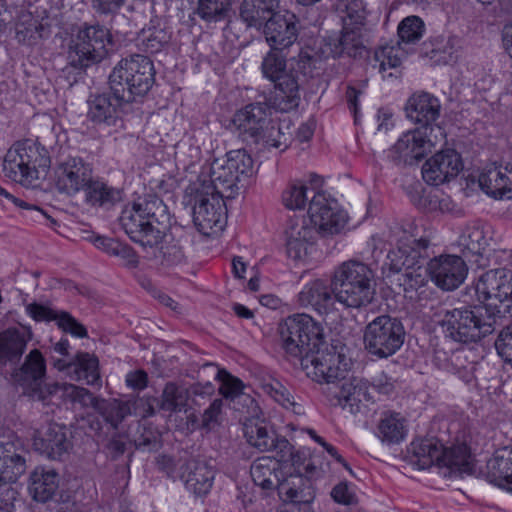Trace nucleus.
Wrapping results in <instances>:
<instances>
[{
    "label": "nucleus",
    "mask_w": 512,
    "mask_h": 512,
    "mask_svg": "<svg viewBox=\"0 0 512 512\" xmlns=\"http://www.w3.org/2000/svg\"><path fill=\"white\" fill-rule=\"evenodd\" d=\"M286 359L317 383L334 384L345 377V356L329 347L323 328L307 314L289 316L280 326Z\"/></svg>",
    "instance_id": "obj_1"
},
{
    "label": "nucleus",
    "mask_w": 512,
    "mask_h": 512,
    "mask_svg": "<svg viewBox=\"0 0 512 512\" xmlns=\"http://www.w3.org/2000/svg\"><path fill=\"white\" fill-rule=\"evenodd\" d=\"M314 58L308 53H300L298 58L288 62L283 50L270 49L263 58V76L274 83L276 96L274 106L280 112L296 109L301 101L300 87L312 77Z\"/></svg>",
    "instance_id": "obj_2"
},
{
    "label": "nucleus",
    "mask_w": 512,
    "mask_h": 512,
    "mask_svg": "<svg viewBox=\"0 0 512 512\" xmlns=\"http://www.w3.org/2000/svg\"><path fill=\"white\" fill-rule=\"evenodd\" d=\"M165 203L157 196H148L126 206L119 223L129 238L144 247H155L162 241L170 215Z\"/></svg>",
    "instance_id": "obj_3"
},
{
    "label": "nucleus",
    "mask_w": 512,
    "mask_h": 512,
    "mask_svg": "<svg viewBox=\"0 0 512 512\" xmlns=\"http://www.w3.org/2000/svg\"><path fill=\"white\" fill-rule=\"evenodd\" d=\"M437 323L446 339L457 343H476L492 334L497 325V316L487 306L463 305L443 309Z\"/></svg>",
    "instance_id": "obj_4"
},
{
    "label": "nucleus",
    "mask_w": 512,
    "mask_h": 512,
    "mask_svg": "<svg viewBox=\"0 0 512 512\" xmlns=\"http://www.w3.org/2000/svg\"><path fill=\"white\" fill-rule=\"evenodd\" d=\"M331 279L334 298L345 308L361 309L373 302L375 274L367 264L357 260L345 261L335 268Z\"/></svg>",
    "instance_id": "obj_5"
},
{
    "label": "nucleus",
    "mask_w": 512,
    "mask_h": 512,
    "mask_svg": "<svg viewBox=\"0 0 512 512\" xmlns=\"http://www.w3.org/2000/svg\"><path fill=\"white\" fill-rule=\"evenodd\" d=\"M269 116L270 107L266 102L250 103L234 114L232 124L247 145L285 150L289 137Z\"/></svg>",
    "instance_id": "obj_6"
},
{
    "label": "nucleus",
    "mask_w": 512,
    "mask_h": 512,
    "mask_svg": "<svg viewBox=\"0 0 512 512\" xmlns=\"http://www.w3.org/2000/svg\"><path fill=\"white\" fill-rule=\"evenodd\" d=\"M113 44L109 29L96 23H84L73 34L67 50V65L81 72L103 61Z\"/></svg>",
    "instance_id": "obj_7"
},
{
    "label": "nucleus",
    "mask_w": 512,
    "mask_h": 512,
    "mask_svg": "<svg viewBox=\"0 0 512 512\" xmlns=\"http://www.w3.org/2000/svg\"><path fill=\"white\" fill-rule=\"evenodd\" d=\"M153 61L141 54L122 58L111 71L108 85L115 87L131 103L145 96L155 83Z\"/></svg>",
    "instance_id": "obj_8"
},
{
    "label": "nucleus",
    "mask_w": 512,
    "mask_h": 512,
    "mask_svg": "<svg viewBox=\"0 0 512 512\" xmlns=\"http://www.w3.org/2000/svg\"><path fill=\"white\" fill-rule=\"evenodd\" d=\"M50 166V158L35 141H18L7 151L3 172L6 177L24 186L32 185L39 178V168Z\"/></svg>",
    "instance_id": "obj_9"
},
{
    "label": "nucleus",
    "mask_w": 512,
    "mask_h": 512,
    "mask_svg": "<svg viewBox=\"0 0 512 512\" xmlns=\"http://www.w3.org/2000/svg\"><path fill=\"white\" fill-rule=\"evenodd\" d=\"M405 334L400 319L390 315H380L365 326L364 347L373 356L388 358L402 347Z\"/></svg>",
    "instance_id": "obj_10"
},
{
    "label": "nucleus",
    "mask_w": 512,
    "mask_h": 512,
    "mask_svg": "<svg viewBox=\"0 0 512 512\" xmlns=\"http://www.w3.org/2000/svg\"><path fill=\"white\" fill-rule=\"evenodd\" d=\"M115 87L108 85L103 92L92 93L87 100V120L99 129H115L123 126V107L131 103Z\"/></svg>",
    "instance_id": "obj_11"
},
{
    "label": "nucleus",
    "mask_w": 512,
    "mask_h": 512,
    "mask_svg": "<svg viewBox=\"0 0 512 512\" xmlns=\"http://www.w3.org/2000/svg\"><path fill=\"white\" fill-rule=\"evenodd\" d=\"M479 297L489 301L486 305L493 311L497 320L501 316L512 315V271L503 267L485 272L476 285Z\"/></svg>",
    "instance_id": "obj_12"
},
{
    "label": "nucleus",
    "mask_w": 512,
    "mask_h": 512,
    "mask_svg": "<svg viewBox=\"0 0 512 512\" xmlns=\"http://www.w3.org/2000/svg\"><path fill=\"white\" fill-rule=\"evenodd\" d=\"M186 192L193 197V223L203 235H210L213 228L222 229L226 218L225 199L201 188V185L190 184Z\"/></svg>",
    "instance_id": "obj_13"
},
{
    "label": "nucleus",
    "mask_w": 512,
    "mask_h": 512,
    "mask_svg": "<svg viewBox=\"0 0 512 512\" xmlns=\"http://www.w3.org/2000/svg\"><path fill=\"white\" fill-rule=\"evenodd\" d=\"M437 142V135L422 129L404 132L387 151V158L398 167L414 166L420 163Z\"/></svg>",
    "instance_id": "obj_14"
},
{
    "label": "nucleus",
    "mask_w": 512,
    "mask_h": 512,
    "mask_svg": "<svg viewBox=\"0 0 512 512\" xmlns=\"http://www.w3.org/2000/svg\"><path fill=\"white\" fill-rule=\"evenodd\" d=\"M244 437L249 445L259 452H275V457L281 461L299 463V456L294 452L293 445L283 436L264 422L250 421L244 426Z\"/></svg>",
    "instance_id": "obj_15"
},
{
    "label": "nucleus",
    "mask_w": 512,
    "mask_h": 512,
    "mask_svg": "<svg viewBox=\"0 0 512 512\" xmlns=\"http://www.w3.org/2000/svg\"><path fill=\"white\" fill-rule=\"evenodd\" d=\"M92 177V165L79 156L69 155L59 159L53 171L55 188L67 196L84 191Z\"/></svg>",
    "instance_id": "obj_16"
},
{
    "label": "nucleus",
    "mask_w": 512,
    "mask_h": 512,
    "mask_svg": "<svg viewBox=\"0 0 512 512\" xmlns=\"http://www.w3.org/2000/svg\"><path fill=\"white\" fill-rule=\"evenodd\" d=\"M308 221L324 235L339 233L346 224L345 214L337 209L334 199L322 191L311 190Z\"/></svg>",
    "instance_id": "obj_17"
},
{
    "label": "nucleus",
    "mask_w": 512,
    "mask_h": 512,
    "mask_svg": "<svg viewBox=\"0 0 512 512\" xmlns=\"http://www.w3.org/2000/svg\"><path fill=\"white\" fill-rule=\"evenodd\" d=\"M429 246V240L425 238L415 239L406 238L400 241L397 249L391 250L382 266V273L385 278L394 283L399 275L407 269H411L418 263V259L423 257L422 252Z\"/></svg>",
    "instance_id": "obj_18"
},
{
    "label": "nucleus",
    "mask_w": 512,
    "mask_h": 512,
    "mask_svg": "<svg viewBox=\"0 0 512 512\" xmlns=\"http://www.w3.org/2000/svg\"><path fill=\"white\" fill-rule=\"evenodd\" d=\"M425 271L437 287L451 291L463 283L468 269L460 256L440 255L429 260Z\"/></svg>",
    "instance_id": "obj_19"
},
{
    "label": "nucleus",
    "mask_w": 512,
    "mask_h": 512,
    "mask_svg": "<svg viewBox=\"0 0 512 512\" xmlns=\"http://www.w3.org/2000/svg\"><path fill=\"white\" fill-rule=\"evenodd\" d=\"M463 170L461 155L454 149H445L426 160L422 167L423 179L438 186L458 176Z\"/></svg>",
    "instance_id": "obj_20"
},
{
    "label": "nucleus",
    "mask_w": 512,
    "mask_h": 512,
    "mask_svg": "<svg viewBox=\"0 0 512 512\" xmlns=\"http://www.w3.org/2000/svg\"><path fill=\"white\" fill-rule=\"evenodd\" d=\"M15 381L24 391L39 400L45 399L46 360L38 349L31 350L14 374Z\"/></svg>",
    "instance_id": "obj_21"
},
{
    "label": "nucleus",
    "mask_w": 512,
    "mask_h": 512,
    "mask_svg": "<svg viewBox=\"0 0 512 512\" xmlns=\"http://www.w3.org/2000/svg\"><path fill=\"white\" fill-rule=\"evenodd\" d=\"M405 110L407 117L419 125L415 129H422L431 135L437 130L442 134L441 127L434 124L440 116L441 104L432 94L427 92L413 94L408 99Z\"/></svg>",
    "instance_id": "obj_22"
},
{
    "label": "nucleus",
    "mask_w": 512,
    "mask_h": 512,
    "mask_svg": "<svg viewBox=\"0 0 512 512\" xmlns=\"http://www.w3.org/2000/svg\"><path fill=\"white\" fill-rule=\"evenodd\" d=\"M225 160L215 159L210 166L209 174H202L192 184L201 185V188L212 194L226 199H233L239 191V180Z\"/></svg>",
    "instance_id": "obj_23"
},
{
    "label": "nucleus",
    "mask_w": 512,
    "mask_h": 512,
    "mask_svg": "<svg viewBox=\"0 0 512 512\" xmlns=\"http://www.w3.org/2000/svg\"><path fill=\"white\" fill-rule=\"evenodd\" d=\"M263 28L266 41L272 49L284 50L298 37L297 18L290 12L276 14Z\"/></svg>",
    "instance_id": "obj_24"
},
{
    "label": "nucleus",
    "mask_w": 512,
    "mask_h": 512,
    "mask_svg": "<svg viewBox=\"0 0 512 512\" xmlns=\"http://www.w3.org/2000/svg\"><path fill=\"white\" fill-rule=\"evenodd\" d=\"M28 450L24 441L15 434L8 435L0 442V457L6 464L4 479L18 480L27 469Z\"/></svg>",
    "instance_id": "obj_25"
},
{
    "label": "nucleus",
    "mask_w": 512,
    "mask_h": 512,
    "mask_svg": "<svg viewBox=\"0 0 512 512\" xmlns=\"http://www.w3.org/2000/svg\"><path fill=\"white\" fill-rule=\"evenodd\" d=\"M33 446L47 458L60 460L70 447L66 427L56 423L49 424L43 432H37L34 436Z\"/></svg>",
    "instance_id": "obj_26"
},
{
    "label": "nucleus",
    "mask_w": 512,
    "mask_h": 512,
    "mask_svg": "<svg viewBox=\"0 0 512 512\" xmlns=\"http://www.w3.org/2000/svg\"><path fill=\"white\" fill-rule=\"evenodd\" d=\"M336 404L343 409L348 408L350 413L356 414L361 411L364 402L374 403L377 398L370 391V382L364 378L353 377L342 384L336 394Z\"/></svg>",
    "instance_id": "obj_27"
},
{
    "label": "nucleus",
    "mask_w": 512,
    "mask_h": 512,
    "mask_svg": "<svg viewBox=\"0 0 512 512\" xmlns=\"http://www.w3.org/2000/svg\"><path fill=\"white\" fill-rule=\"evenodd\" d=\"M298 302L302 307H311L320 315L328 314L337 302L334 298L332 280L330 285L320 279L307 283L298 294Z\"/></svg>",
    "instance_id": "obj_28"
},
{
    "label": "nucleus",
    "mask_w": 512,
    "mask_h": 512,
    "mask_svg": "<svg viewBox=\"0 0 512 512\" xmlns=\"http://www.w3.org/2000/svg\"><path fill=\"white\" fill-rule=\"evenodd\" d=\"M480 188L495 199H502L512 192V166L490 165L478 178Z\"/></svg>",
    "instance_id": "obj_29"
},
{
    "label": "nucleus",
    "mask_w": 512,
    "mask_h": 512,
    "mask_svg": "<svg viewBox=\"0 0 512 512\" xmlns=\"http://www.w3.org/2000/svg\"><path fill=\"white\" fill-rule=\"evenodd\" d=\"M276 489L284 502L303 505L305 511L310 509L315 498L310 481L301 474H290L281 479Z\"/></svg>",
    "instance_id": "obj_30"
},
{
    "label": "nucleus",
    "mask_w": 512,
    "mask_h": 512,
    "mask_svg": "<svg viewBox=\"0 0 512 512\" xmlns=\"http://www.w3.org/2000/svg\"><path fill=\"white\" fill-rule=\"evenodd\" d=\"M216 471L206 462L187 460L186 473L182 481L185 488L196 497L206 496L214 483Z\"/></svg>",
    "instance_id": "obj_31"
},
{
    "label": "nucleus",
    "mask_w": 512,
    "mask_h": 512,
    "mask_svg": "<svg viewBox=\"0 0 512 512\" xmlns=\"http://www.w3.org/2000/svg\"><path fill=\"white\" fill-rule=\"evenodd\" d=\"M329 53L334 58L348 56L361 58L366 53L360 28L343 26L339 36L329 37L326 43Z\"/></svg>",
    "instance_id": "obj_32"
},
{
    "label": "nucleus",
    "mask_w": 512,
    "mask_h": 512,
    "mask_svg": "<svg viewBox=\"0 0 512 512\" xmlns=\"http://www.w3.org/2000/svg\"><path fill=\"white\" fill-rule=\"evenodd\" d=\"M85 202L91 207L110 210L123 199V190L100 178H91L84 190Z\"/></svg>",
    "instance_id": "obj_33"
},
{
    "label": "nucleus",
    "mask_w": 512,
    "mask_h": 512,
    "mask_svg": "<svg viewBox=\"0 0 512 512\" xmlns=\"http://www.w3.org/2000/svg\"><path fill=\"white\" fill-rule=\"evenodd\" d=\"M59 480L55 469L38 466L30 474L29 493L35 501L45 503L55 495Z\"/></svg>",
    "instance_id": "obj_34"
},
{
    "label": "nucleus",
    "mask_w": 512,
    "mask_h": 512,
    "mask_svg": "<svg viewBox=\"0 0 512 512\" xmlns=\"http://www.w3.org/2000/svg\"><path fill=\"white\" fill-rule=\"evenodd\" d=\"M280 0H243L240 18L248 28L261 29L277 13Z\"/></svg>",
    "instance_id": "obj_35"
},
{
    "label": "nucleus",
    "mask_w": 512,
    "mask_h": 512,
    "mask_svg": "<svg viewBox=\"0 0 512 512\" xmlns=\"http://www.w3.org/2000/svg\"><path fill=\"white\" fill-rule=\"evenodd\" d=\"M279 458L259 457L251 465L250 474L255 485L261 487L264 491L276 489L282 471L280 469Z\"/></svg>",
    "instance_id": "obj_36"
},
{
    "label": "nucleus",
    "mask_w": 512,
    "mask_h": 512,
    "mask_svg": "<svg viewBox=\"0 0 512 512\" xmlns=\"http://www.w3.org/2000/svg\"><path fill=\"white\" fill-rule=\"evenodd\" d=\"M487 478L495 485L505 487L512 491V448H504L497 451L488 460Z\"/></svg>",
    "instance_id": "obj_37"
},
{
    "label": "nucleus",
    "mask_w": 512,
    "mask_h": 512,
    "mask_svg": "<svg viewBox=\"0 0 512 512\" xmlns=\"http://www.w3.org/2000/svg\"><path fill=\"white\" fill-rule=\"evenodd\" d=\"M231 0H197L194 14L208 27H215L219 23H228L232 17Z\"/></svg>",
    "instance_id": "obj_38"
},
{
    "label": "nucleus",
    "mask_w": 512,
    "mask_h": 512,
    "mask_svg": "<svg viewBox=\"0 0 512 512\" xmlns=\"http://www.w3.org/2000/svg\"><path fill=\"white\" fill-rule=\"evenodd\" d=\"M410 452L414 458L412 462L421 470L433 465L440 466L442 444L435 438H423L414 440L410 444Z\"/></svg>",
    "instance_id": "obj_39"
},
{
    "label": "nucleus",
    "mask_w": 512,
    "mask_h": 512,
    "mask_svg": "<svg viewBox=\"0 0 512 512\" xmlns=\"http://www.w3.org/2000/svg\"><path fill=\"white\" fill-rule=\"evenodd\" d=\"M407 434L406 419L398 412L382 413L377 426L378 438L388 445L398 444Z\"/></svg>",
    "instance_id": "obj_40"
},
{
    "label": "nucleus",
    "mask_w": 512,
    "mask_h": 512,
    "mask_svg": "<svg viewBox=\"0 0 512 512\" xmlns=\"http://www.w3.org/2000/svg\"><path fill=\"white\" fill-rule=\"evenodd\" d=\"M440 466H446L453 472L471 474L473 472V459L470 448L465 444L453 445L449 448L442 446Z\"/></svg>",
    "instance_id": "obj_41"
},
{
    "label": "nucleus",
    "mask_w": 512,
    "mask_h": 512,
    "mask_svg": "<svg viewBox=\"0 0 512 512\" xmlns=\"http://www.w3.org/2000/svg\"><path fill=\"white\" fill-rule=\"evenodd\" d=\"M187 239L179 235L176 239L173 233L166 235L163 233L162 241L159 249L160 264L165 267L178 266L186 262L184 252V243Z\"/></svg>",
    "instance_id": "obj_42"
},
{
    "label": "nucleus",
    "mask_w": 512,
    "mask_h": 512,
    "mask_svg": "<svg viewBox=\"0 0 512 512\" xmlns=\"http://www.w3.org/2000/svg\"><path fill=\"white\" fill-rule=\"evenodd\" d=\"M95 410L111 429L117 430L123 420L131 414V404L118 399H100Z\"/></svg>",
    "instance_id": "obj_43"
},
{
    "label": "nucleus",
    "mask_w": 512,
    "mask_h": 512,
    "mask_svg": "<svg viewBox=\"0 0 512 512\" xmlns=\"http://www.w3.org/2000/svg\"><path fill=\"white\" fill-rule=\"evenodd\" d=\"M98 359L87 352H78L73 357L71 379L94 385L100 380Z\"/></svg>",
    "instance_id": "obj_44"
},
{
    "label": "nucleus",
    "mask_w": 512,
    "mask_h": 512,
    "mask_svg": "<svg viewBox=\"0 0 512 512\" xmlns=\"http://www.w3.org/2000/svg\"><path fill=\"white\" fill-rule=\"evenodd\" d=\"M27 346V339L17 328H8L0 333V358L16 362L20 359Z\"/></svg>",
    "instance_id": "obj_45"
},
{
    "label": "nucleus",
    "mask_w": 512,
    "mask_h": 512,
    "mask_svg": "<svg viewBox=\"0 0 512 512\" xmlns=\"http://www.w3.org/2000/svg\"><path fill=\"white\" fill-rule=\"evenodd\" d=\"M471 350L458 348L451 350V361L448 373L456 375L465 383H471L475 379L477 362Z\"/></svg>",
    "instance_id": "obj_46"
},
{
    "label": "nucleus",
    "mask_w": 512,
    "mask_h": 512,
    "mask_svg": "<svg viewBox=\"0 0 512 512\" xmlns=\"http://www.w3.org/2000/svg\"><path fill=\"white\" fill-rule=\"evenodd\" d=\"M335 9L343 26L360 28L365 25L368 12L364 0H338Z\"/></svg>",
    "instance_id": "obj_47"
},
{
    "label": "nucleus",
    "mask_w": 512,
    "mask_h": 512,
    "mask_svg": "<svg viewBox=\"0 0 512 512\" xmlns=\"http://www.w3.org/2000/svg\"><path fill=\"white\" fill-rule=\"evenodd\" d=\"M189 399V390L173 382L165 385L160 402V409L169 412L182 411Z\"/></svg>",
    "instance_id": "obj_48"
},
{
    "label": "nucleus",
    "mask_w": 512,
    "mask_h": 512,
    "mask_svg": "<svg viewBox=\"0 0 512 512\" xmlns=\"http://www.w3.org/2000/svg\"><path fill=\"white\" fill-rule=\"evenodd\" d=\"M311 190L315 187H308L302 182L291 183L282 193V202L286 208L291 210L304 209L307 201L311 199Z\"/></svg>",
    "instance_id": "obj_49"
},
{
    "label": "nucleus",
    "mask_w": 512,
    "mask_h": 512,
    "mask_svg": "<svg viewBox=\"0 0 512 512\" xmlns=\"http://www.w3.org/2000/svg\"><path fill=\"white\" fill-rule=\"evenodd\" d=\"M458 243L463 253L481 255L486 246V238L481 228L467 226L460 235Z\"/></svg>",
    "instance_id": "obj_50"
},
{
    "label": "nucleus",
    "mask_w": 512,
    "mask_h": 512,
    "mask_svg": "<svg viewBox=\"0 0 512 512\" xmlns=\"http://www.w3.org/2000/svg\"><path fill=\"white\" fill-rule=\"evenodd\" d=\"M226 162L228 166L237 175L239 182L243 178L249 177L253 173L254 162L252 157L245 149H237L229 151L226 154Z\"/></svg>",
    "instance_id": "obj_51"
},
{
    "label": "nucleus",
    "mask_w": 512,
    "mask_h": 512,
    "mask_svg": "<svg viewBox=\"0 0 512 512\" xmlns=\"http://www.w3.org/2000/svg\"><path fill=\"white\" fill-rule=\"evenodd\" d=\"M425 32V25L418 16H408L404 18L398 25L399 43H416Z\"/></svg>",
    "instance_id": "obj_52"
},
{
    "label": "nucleus",
    "mask_w": 512,
    "mask_h": 512,
    "mask_svg": "<svg viewBox=\"0 0 512 512\" xmlns=\"http://www.w3.org/2000/svg\"><path fill=\"white\" fill-rule=\"evenodd\" d=\"M317 233L318 229L303 216L290 218L285 228L286 238L290 239L315 240Z\"/></svg>",
    "instance_id": "obj_53"
},
{
    "label": "nucleus",
    "mask_w": 512,
    "mask_h": 512,
    "mask_svg": "<svg viewBox=\"0 0 512 512\" xmlns=\"http://www.w3.org/2000/svg\"><path fill=\"white\" fill-rule=\"evenodd\" d=\"M140 39L144 50L147 53H157L169 42L168 33L162 28H148L143 29L140 34Z\"/></svg>",
    "instance_id": "obj_54"
},
{
    "label": "nucleus",
    "mask_w": 512,
    "mask_h": 512,
    "mask_svg": "<svg viewBox=\"0 0 512 512\" xmlns=\"http://www.w3.org/2000/svg\"><path fill=\"white\" fill-rule=\"evenodd\" d=\"M426 273V271L425 273L422 271L420 266L417 268L412 266L411 269H407L403 274L399 275L394 282H396L399 287H402L403 291L407 294L416 291L426 284Z\"/></svg>",
    "instance_id": "obj_55"
},
{
    "label": "nucleus",
    "mask_w": 512,
    "mask_h": 512,
    "mask_svg": "<svg viewBox=\"0 0 512 512\" xmlns=\"http://www.w3.org/2000/svg\"><path fill=\"white\" fill-rule=\"evenodd\" d=\"M494 345L502 361L512 367V322L500 330Z\"/></svg>",
    "instance_id": "obj_56"
},
{
    "label": "nucleus",
    "mask_w": 512,
    "mask_h": 512,
    "mask_svg": "<svg viewBox=\"0 0 512 512\" xmlns=\"http://www.w3.org/2000/svg\"><path fill=\"white\" fill-rule=\"evenodd\" d=\"M156 463L158 470L165 473L168 478H171L173 480L184 479V474L186 473L187 460H175L174 458L168 455H160L157 458Z\"/></svg>",
    "instance_id": "obj_57"
},
{
    "label": "nucleus",
    "mask_w": 512,
    "mask_h": 512,
    "mask_svg": "<svg viewBox=\"0 0 512 512\" xmlns=\"http://www.w3.org/2000/svg\"><path fill=\"white\" fill-rule=\"evenodd\" d=\"M64 393L72 402L79 403L83 407L91 406L94 409L96 408V403L101 399L95 397L88 389L73 384L65 385Z\"/></svg>",
    "instance_id": "obj_58"
},
{
    "label": "nucleus",
    "mask_w": 512,
    "mask_h": 512,
    "mask_svg": "<svg viewBox=\"0 0 512 512\" xmlns=\"http://www.w3.org/2000/svg\"><path fill=\"white\" fill-rule=\"evenodd\" d=\"M222 408L223 400L220 398L214 399L209 407L204 410L200 427L209 432L220 425Z\"/></svg>",
    "instance_id": "obj_59"
},
{
    "label": "nucleus",
    "mask_w": 512,
    "mask_h": 512,
    "mask_svg": "<svg viewBox=\"0 0 512 512\" xmlns=\"http://www.w3.org/2000/svg\"><path fill=\"white\" fill-rule=\"evenodd\" d=\"M374 60L379 63V71H385L388 68H396L401 64V58L398 56V49L394 46H384L376 50Z\"/></svg>",
    "instance_id": "obj_60"
},
{
    "label": "nucleus",
    "mask_w": 512,
    "mask_h": 512,
    "mask_svg": "<svg viewBox=\"0 0 512 512\" xmlns=\"http://www.w3.org/2000/svg\"><path fill=\"white\" fill-rule=\"evenodd\" d=\"M222 374L223 377L221 378L219 393L226 399H234L240 396L244 388L243 382L227 372H218V376H221Z\"/></svg>",
    "instance_id": "obj_61"
},
{
    "label": "nucleus",
    "mask_w": 512,
    "mask_h": 512,
    "mask_svg": "<svg viewBox=\"0 0 512 512\" xmlns=\"http://www.w3.org/2000/svg\"><path fill=\"white\" fill-rule=\"evenodd\" d=\"M27 314L37 322L56 321L58 324L61 311L54 310L48 306L33 302L26 305Z\"/></svg>",
    "instance_id": "obj_62"
},
{
    "label": "nucleus",
    "mask_w": 512,
    "mask_h": 512,
    "mask_svg": "<svg viewBox=\"0 0 512 512\" xmlns=\"http://www.w3.org/2000/svg\"><path fill=\"white\" fill-rule=\"evenodd\" d=\"M331 497L335 502L347 506L358 503V497L353 487L346 481L340 482L333 487Z\"/></svg>",
    "instance_id": "obj_63"
},
{
    "label": "nucleus",
    "mask_w": 512,
    "mask_h": 512,
    "mask_svg": "<svg viewBox=\"0 0 512 512\" xmlns=\"http://www.w3.org/2000/svg\"><path fill=\"white\" fill-rule=\"evenodd\" d=\"M16 481L0 480V512H14L17 491L12 487Z\"/></svg>",
    "instance_id": "obj_64"
}]
</instances>
